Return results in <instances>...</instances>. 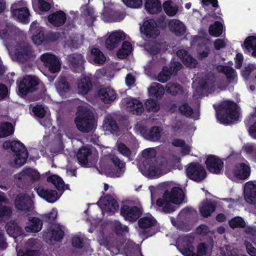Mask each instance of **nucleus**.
<instances>
[{
    "mask_svg": "<svg viewBox=\"0 0 256 256\" xmlns=\"http://www.w3.org/2000/svg\"><path fill=\"white\" fill-rule=\"evenodd\" d=\"M98 94L101 100L106 104L113 102L116 98V92L110 88H104L100 89Z\"/></svg>",
    "mask_w": 256,
    "mask_h": 256,
    "instance_id": "nucleus-29",
    "label": "nucleus"
},
{
    "mask_svg": "<svg viewBox=\"0 0 256 256\" xmlns=\"http://www.w3.org/2000/svg\"><path fill=\"white\" fill-rule=\"evenodd\" d=\"M48 20V22L54 26L59 27L64 24L66 20V16L64 11L59 10L49 14Z\"/></svg>",
    "mask_w": 256,
    "mask_h": 256,
    "instance_id": "nucleus-22",
    "label": "nucleus"
},
{
    "mask_svg": "<svg viewBox=\"0 0 256 256\" xmlns=\"http://www.w3.org/2000/svg\"><path fill=\"white\" fill-rule=\"evenodd\" d=\"M12 214V210L6 206H0V218L9 217Z\"/></svg>",
    "mask_w": 256,
    "mask_h": 256,
    "instance_id": "nucleus-64",
    "label": "nucleus"
},
{
    "mask_svg": "<svg viewBox=\"0 0 256 256\" xmlns=\"http://www.w3.org/2000/svg\"><path fill=\"white\" fill-rule=\"evenodd\" d=\"M11 12L13 16L16 18L19 22L24 24L29 23L30 13L28 8H13L12 7Z\"/></svg>",
    "mask_w": 256,
    "mask_h": 256,
    "instance_id": "nucleus-21",
    "label": "nucleus"
},
{
    "mask_svg": "<svg viewBox=\"0 0 256 256\" xmlns=\"http://www.w3.org/2000/svg\"><path fill=\"white\" fill-rule=\"evenodd\" d=\"M14 128L12 124L8 122L0 123V138L12 136L14 132Z\"/></svg>",
    "mask_w": 256,
    "mask_h": 256,
    "instance_id": "nucleus-42",
    "label": "nucleus"
},
{
    "mask_svg": "<svg viewBox=\"0 0 256 256\" xmlns=\"http://www.w3.org/2000/svg\"><path fill=\"white\" fill-rule=\"evenodd\" d=\"M215 82V78L214 76L207 78L202 86L205 89H212L214 87Z\"/></svg>",
    "mask_w": 256,
    "mask_h": 256,
    "instance_id": "nucleus-62",
    "label": "nucleus"
},
{
    "mask_svg": "<svg viewBox=\"0 0 256 256\" xmlns=\"http://www.w3.org/2000/svg\"><path fill=\"white\" fill-rule=\"evenodd\" d=\"M18 256H39V252L36 250H26L24 251L20 250L17 252Z\"/></svg>",
    "mask_w": 256,
    "mask_h": 256,
    "instance_id": "nucleus-63",
    "label": "nucleus"
},
{
    "mask_svg": "<svg viewBox=\"0 0 256 256\" xmlns=\"http://www.w3.org/2000/svg\"><path fill=\"white\" fill-rule=\"evenodd\" d=\"M110 160L115 168H117V176H120L124 171L125 163L121 161L118 156L114 155L111 156Z\"/></svg>",
    "mask_w": 256,
    "mask_h": 256,
    "instance_id": "nucleus-48",
    "label": "nucleus"
},
{
    "mask_svg": "<svg viewBox=\"0 0 256 256\" xmlns=\"http://www.w3.org/2000/svg\"><path fill=\"white\" fill-rule=\"evenodd\" d=\"M26 176L30 178L32 182H38L40 178V175L39 172L37 170L30 168H24L20 174L18 179L22 180L25 179Z\"/></svg>",
    "mask_w": 256,
    "mask_h": 256,
    "instance_id": "nucleus-28",
    "label": "nucleus"
},
{
    "mask_svg": "<svg viewBox=\"0 0 256 256\" xmlns=\"http://www.w3.org/2000/svg\"><path fill=\"white\" fill-rule=\"evenodd\" d=\"M74 123L77 129L82 133H88L92 130L95 124L94 114L88 108L79 106L77 108Z\"/></svg>",
    "mask_w": 256,
    "mask_h": 256,
    "instance_id": "nucleus-3",
    "label": "nucleus"
},
{
    "mask_svg": "<svg viewBox=\"0 0 256 256\" xmlns=\"http://www.w3.org/2000/svg\"><path fill=\"white\" fill-rule=\"evenodd\" d=\"M118 150L120 154L126 157L130 158L132 156V151L124 143L120 142L118 144Z\"/></svg>",
    "mask_w": 256,
    "mask_h": 256,
    "instance_id": "nucleus-56",
    "label": "nucleus"
},
{
    "mask_svg": "<svg viewBox=\"0 0 256 256\" xmlns=\"http://www.w3.org/2000/svg\"><path fill=\"white\" fill-rule=\"evenodd\" d=\"M92 85L90 77L85 76L80 79L78 84V88L82 94H87L92 89Z\"/></svg>",
    "mask_w": 256,
    "mask_h": 256,
    "instance_id": "nucleus-36",
    "label": "nucleus"
},
{
    "mask_svg": "<svg viewBox=\"0 0 256 256\" xmlns=\"http://www.w3.org/2000/svg\"><path fill=\"white\" fill-rule=\"evenodd\" d=\"M30 30L32 34V40L36 45H40L46 42V36L42 27L39 26L37 22H33L30 28Z\"/></svg>",
    "mask_w": 256,
    "mask_h": 256,
    "instance_id": "nucleus-15",
    "label": "nucleus"
},
{
    "mask_svg": "<svg viewBox=\"0 0 256 256\" xmlns=\"http://www.w3.org/2000/svg\"><path fill=\"white\" fill-rule=\"evenodd\" d=\"M205 164L208 170L216 174H220L224 166V162L220 158L214 155L208 156Z\"/></svg>",
    "mask_w": 256,
    "mask_h": 256,
    "instance_id": "nucleus-11",
    "label": "nucleus"
},
{
    "mask_svg": "<svg viewBox=\"0 0 256 256\" xmlns=\"http://www.w3.org/2000/svg\"><path fill=\"white\" fill-rule=\"evenodd\" d=\"M125 16L123 12L104 8L102 13V19L106 22H117L122 20Z\"/></svg>",
    "mask_w": 256,
    "mask_h": 256,
    "instance_id": "nucleus-12",
    "label": "nucleus"
},
{
    "mask_svg": "<svg viewBox=\"0 0 256 256\" xmlns=\"http://www.w3.org/2000/svg\"><path fill=\"white\" fill-rule=\"evenodd\" d=\"M32 112L34 115L39 118H44L46 114V111L42 105H36L34 106Z\"/></svg>",
    "mask_w": 256,
    "mask_h": 256,
    "instance_id": "nucleus-58",
    "label": "nucleus"
},
{
    "mask_svg": "<svg viewBox=\"0 0 256 256\" xmlns=\"http://www.w3.org/2000/svg\"><path fill=\"white\" fill-rule=\"evenodd\" d=\"M144 6L150 14H156L162 11L161 2L160 0H146Z\"/></svg>",
    "mask_w": 256,
    "mask_h": 256,
    "instance_id": "nucleus-35",
    "label": "nucleus"
},
{
    "mask_svg": "<svg viewBox=\"0 0 256 256\" xmlns=\"http://www.w3.org/2000/svg\"><path fill=\"white\" fill-rule=\"evenodd\" d=\"M186 176L190 180L200 182L206 176V172L204 167L198 162H192L186 168Z\"/></svg>",
    "mask_w": 256,
    "mask_h": 256,
    "instance_id": "nucleus-6",
    "label": "nucleus"
},
{
    "mask_svg": "<svg viewBox=\"0 0 256 256\" xmlns=\"http://www.w3.org/2000/svg\"><path fill=\"white\" fill-rule=\"evenodd\" d=\"M146 108L148 112H157L160 107L157 101L154 99H148L145 102Z\"/></svg>",
    "mask_w": 256,
    "mask_h": 256,
    "instance_id": "nucleus-53",
    "label": "nucleus"
},
{
    "mask_svg": "<svg viewBox=\"0 0 256 256\" xmlns=\"http://www.w3.org/2000/svg\"><path fill=\"white\" fill-rule=\"evenodd\" d=\"M176 55L182 63L187 66L196 68L198 64L197 60L184 50H179L176 52Z\"/></svg>",
    "mask_w": 256,
    "mask_h": 256,
    "instance_id": "nucleus-23",
    "label": "nucleus"
},
{
    "mask_svg": "<svg viewBox=\"0 0 256 256\" xmlns=\"http://www.w3.org/2000/svg\"><path fill=\"white\" fill-rule=\"evenodd\" d=\"M39 84V80L34 76H28L24 77L18 85V94L21 96H26L29 93L36 90V87Z\"/></svg>",
    "mask_w": 256,
    "mask_h": 256,
    "instance_id": "nucleus-7",
    "label": "nucleus"
},
{
    "mask_svg": "<svg viewBox=\"0 0 256 256\" xmlns=\"http://www.w3.org/2000/svg\"><path fill=\"white\" fill-rule=\"evenodd\" d=\"M72 246L77 248H82L84 246V240L78 236H74L72 238Z\"/></svg>",
    "mask_w": 256,
    "mask_h": 256,
    "instance_id": "nucleus-60",
    "label": "nucleus"
},
{
    "mask_svg": "<svg viewBox=\"0 0 256 256\" xmlns=\"http://www.w3.org/2000/svg\"><path fill=\"white\" fill-rule=\"evenodd\" d=\"M168 26L170 30L176 36H182L186 32V26L178 20L173 19L168 20Z\"/></svg>",
    "mask_w": 256,
    "mask_h": 256,
    "instance_id": "nucleus-24",
    "label": "nucleus"
},
{
    "mask_svg": "<svg viewBox=\"0 0 256 256\" xmlns=\"http://www.w3.org/2000/svg\"><path fill=\"white\" fill-rule=\"evenodd\" d=\"M120 214L126 220L132 222L141 216L142 210L137 206L124 205L120 208Z\"/></svg>",
    "mask_w": 256,
    "mask_h": 256,
    "instance_id": "nucleus-10",
    "label": "nucleus"
},
{
    "mask_svg": "<svg viewBox=\"0 0 256 256\" xmlns=\"http://www.w3.org/2000/svg\"><path fill=\"white\" fill-rule=\"evenodd\" d=\"M241 75L244 79L256 81V64H249L241 71Z\"/></svg>",
    "mask_w": 256,
    "mask_h": 256,
    "instance_id": "nucleus-37",
    "label": "nucleus"
},
{
    "mask_svg": "<svg viewBox=\"0 0 256 256\" xmlns=\"http://www.w3.org/2000/svg\"><path fill=\"white\" fill-rule=\"evenodd\" d=\"M64 231L59 226H55L52 228L50 232L44 234L45 238L48 239L47 237H49L48 240L50 241L54 240L56 242H60L64 238Z\"/></svg>",
    "mask_w": 256,
    "mask_h": 256,
    "instance_id": "nucleus-34",
    "label": "nucleus"
},
{
    "mask_svg": "<svg viewBox=\"0 0 256 256\" xmlns=\"http://www.w3.org/2000/svg\"><path fill=\"white\" fill-rule=\"evenodd\" d=\"M96 204L98 206H104V209L108 212L114 213L119 208V204L116 200L109 194L101 196L99 201Z\"/></svg>",
    "mask_w": 256,
    "mask_h": 256,
    "instance_id": "nucleus-13",
    "label": "nucleus"
},
{
    "mask_svg": "<svg viewBox=\"0 0 256 256\" xmlns=\"http://www.w3.org/2000/svg\"><path fill=\"white\" fill-rule=\"evenodd\" d=\"M180 86L176 83H168L166 86V92L172 96L176 95L178 92L177 90H180Z\"/></svg>",
    "mask_w": 256,
    "mask_h": 256,
    "instance_id": "nucleus-55",
    "label": "nucleus"
},
{
    "mask_svg": "<svg viewBox=\"0 0 256 256\" xmlns=\"http://www.w3.org/2000/svg\"><path fill=\"white\" fill-rule=\"evenodd\" d=\"M194 238L192 237L184 238L182 247L180 252L184 256H203L206 254L207 246L204 243H200L198 246L197 252H194V247L192 245Z\"/></svg>",
    "mask_w": 256,
    "mask_h": 256,
    "instance_id": "nucleus-5",
    "label": "nucleus"
},
{
    "mask_svg": "<svg viewBox=\"0 0 256 256\" xmlns=\"http://www.w3.org/2000/svg\"><path fill=\"white\" fill-rule=\"evenodd\" d=\"M92 154V150L87 147H82L79 149L76 155L78 162L86 166L88 164V156Z\"/></svg>",
    "mask_w": 256,
    "mask_h": 256,
    "instance_id": "nucleus-40",
    "label": "nucleus"
},
{
    "mask_svg": "<svg viewBox=\"0 0 256 256\" xmlns=\"http://www.w3.org/2000/svg\"><path fill=\"white\" fill-rule=\"evenodd\" d=\"M242 48L248 52L250 53L251 56L256 58V36H248L242 44Z\"/></svg>",
    "mask_w": 256,
    "mask_h": 256,
    "instance_id": "nucleus-31",
    "label": "nucleus"
},
{
    "mask_svg": "<svg viewBox=\"0 0 256 256\" xmlns=\"http://www.w3.org/2000/svg\"><path fill=\"white\" fill-rule=\"evenodd\" d=\"M35 190L38 194L48 202H54L60 196H58V192L56 190L44 189L42 186H38Z\"/></svg>",
    "mask_w": 256,
    "mask_h": 256,
    "instance_id": "nucleus-17",
    "label": "nucleus"
},
{
    "mask_svg": "<svg viewBox=\"0 0 256 256\" xmlns=\"http://www.w3.org/2000/svg\"><path fill=\"white\" fill-rule=\"evenodd\" d=\"M223 30V25L219 21H216L211 24L208 28L210 34L214 37L218 38L221 36Z\"/></svg>",
    "mask_w": 256,
    "mask_h": 256,
    "instance_id": "nucleus-45",
    "label": "nucleus"
},
{
    "mask_svg": "<svg viewBox=\"0 0 256 256\" xmlns=\"http://www.w3.org/2000/svg\"><path fill=\"white\" fill-rule=\"evenodd\" d=\"M161 130L157 126H154L148 130L146 140L152 142H156L160 138Z\"/></svg>",
    "mask_w": 256,
    "mask_h": 256,
    "instance_id": "nucleus-50",
    "label": "nucleus"
},
{
    "mask_svg": "<svg viewBox=\"0 0 256 256\" xmlns=\"http://www.w3.org/2000/svg\"><path fill=\"white\" fill-rule=\"evenodd\" d=\"M56 86L58 93L62 96H64L70 89V84L64 76L58 78Z\"/></svg>",
    "mask_w": 256,
    "mask_h": 256,
    "instance_id": "nucleus-38",
    "label": "nucleus"
},
{
    "mask_svg": "<svg viewBox=\"0 0 256 256\" xmlns=\"http://www.w3.org/2000/svg\"><path fill=\"white\" fill-rule=\"evenodd\" d=\"M162 7L165 13L169 16H175L178 12V6H173L172 2L170 0L164 2Z\"/></svg>",
    "mask_w": 256,
    "mask_h": 256,
    "instance_id": "nucleus-47",
    "label": "nucleus"
},
{
    "mask_svg": "<svg viewBox=\"0 0 256 256\" xmlns=\"http://www.w3.org/2000/svg\"><path fill=\"white\" fill-rule=\"evenodd\" d=\"M184 198V194L182 188L174 186L170 192L166 190L162 198H158L156 202L158 206L162 208L164 213H170L175 210L172 204H179L182 203Z\"/></svg>",
    "mask_w": 256,
    "mask_h": 256,
    "instance_id": "nucleus-2",
    "label": "nucleus"
},
{
    "mask_svg": "<svg viewBox=\"0 0 256 256\" xmlns=\"http://www.w3.org/2000/svg\"><path fill=\"white\" fill-rule=\"evenodd\" d=\"M216 204L212 202H206L202 204L200 207V212L204 218H208L210 216L216 209Z\"/></svg>",
    "mask_w": 256,
    "mask_h": 256,
    "instance_id": "nucleus-39",
    "label": "nucleus"
},
{
    "mask_svg": "<svg viewBox=\"0 0 256 256\" xmlns=\"http://www.w3.org/2000/svg\"><path fill=\"white\" fill-rule=\"evenodd\" d=\"M126 38L125 34L123 32L116 31L112 32L106 40V48L112 50L117 48L120 44Z\"/></svg>",
    "mask_w": 256,
    "mask_h": 256,
    "instance_id": "nucleus-14",
    "label": "nucleus"
},
{
    "mask_svg": "<svg viewBox=\"0 0 256 256\" xmlns=\"http://www.w3.org/2000/svg\"><path fill=\"white\" fill-rule=\"evenodd\" d=\"M124 3L128 7L139 8L142 6V0H122Z\"/></svg>",
    "mask_w": 256,
    "mask_h": 256,
    "instance_id": "nucleus-59",
    "label": "nucleus"
},
{
    "mask_svg": "<svg viewBox=\"0 0 256 256\" xmlns=\"http://www.w3.org/2000/svg\"><path fill=\"white\" fill-rule=\"evenodd\" d=\"M28 222L25 226V230L28 232H38L42 227V220L36 217H29Z\"/></svg>",
    "mask_w": 256,
    "mask_h": 256,
    "instance_id": "nucleus-30",
    "label": "nucleus"
},
{
    "mask_svg": "<svg viewBox=\"0 0 256 256\" xmlns=\"http://www.w3.org/2000/svg\"><path fill=\"white\" fill-rule=\"evenodd\" d=\"M104 128L106 130L114 133L119 130L120 126L116 121L110 114H107L104 118L103 124Z\"/></svg>",
    "mask_w": 256,
    "mask_h": 256,
    "instance_id": "nucleus-32",
    "label": "nucleus"
},
{
    "mask_svg": "<svg viewBox=\"0 0 256 256\" xmlns=\"http://www.w3.org/2000/svg\"><path fill=\"white\" fill-rule=\"evenodd\" d=\"M164 92L163 86L157 82H153L148 88L150 96L158 100L162 98L164 94Z\"/></svg>",
    "mask_w": 256,
    "mask_h": 256,
    "instance_id": "nucleus-41",
    "label": "nucleus"
},
{
    "mask_svg": "<svg viewBox=\"0 0 256 256\" xmlns=\"http://www.w3.org/2000/svg\"><path fill=\"white\" fill-rule=\"evenodd\" d=\"M6 229L7 234L10 236L14 238L22 236L23 233L22 228L14 220H10L6 223Z\"/></svg>",
    "mask_w": 256,
    "mask_h": 256,
    "instance_id": "nucleus-27",
    "label": "nucleus"
},
{
    "mask_svg": "<svg viewBox=\"0 0 256 256\" xmlns=\"http://www.w3.org/2000/svg\"><path fill=\"white\" fill-rule=\"evenodd\" d=\"M132 50V44L128 41H124L120 48L117 52V56L119 58H124L128 56Z\"/></svg>",
    "mask_w": 256,
    "mask_h": 256,
    "instance_id": "nucleus-46",
    "label": "nucleus"
},
{
    "mask_svg": "<svg viewBox=\"0 0 256 256\" xmlns=\"http://www.w3.org/2000/svg\"><path fill=\"white\" fill-rule=\"evenodd\" d=\"M126 108L134 114L141 116L144 111L142 103L136 99L128 100L126 104Z\"/></svg>",
    "mask_w": 256,
    "mask_h": 256,
    "instance_id": "nucleus-25",
    "label": "nucleus"
},
{
    "mask_svg": "<svg viewBox=\"0 0 256 256\" xmlns=\"http://www.w3.org/2000/svg\"><path fill=\"white\" fill-rule=\"evenodd\" d=\"M142 32L148 38H156L160 34L157 24L154 19H150L144 22Z\"/></svg>",
    "mask_w": 256,
    "mask_h": 256,
    "instance_id": "nucleus-16",
    "label": "nucleus"
},
{
    "mask_svg": "<svg viewBox=\"0 0 256 256\" xmlns=\"http://www.w3.org/2000/svg\"><path fill=\"white\" fill-rule=\"evenodd\" d=\"M218 70L220 72L225 74L227 80L230 84L234 82V80L237 77L236 71L232 67L228 66H220Z\"/></svg>",
    "mask_w": 256,
    "mask_h": 256,
    "instance_id": "nucleus-33",
    "label": "nucleus"
},
{
    "mask_svg": "<svg viewBox=\"0 0 256 256\" xmlns=\"http://www.w3.org/2000/svg\"><path fill=\"white\" fill-rule=\"evenodd\" d=\"M4 150L10 148L16 156L14 162L18 167L23 166L26 162L28 152L24 145L20 140H6L2 144Z\"/></svg>",
    "mask_w": 256,
    "mask_h": 256,
    "instance_id": "nucleus-4",
    "label": "nucleus"
},
{
    "mask_svg": "<svg viewBox=\"0 0 256 256\" xmlns=\"http://www.w3.org/2000/svg\"><path fill=\"white\" fill-rule=\"evenodd\" d=\"M228 224L232 229L238 228H244L246 226V222L241 217L236 216L229 220Z\"/></svg>",
    "mask_w": 256,
    "mask_h": 256,
    "instance_id": "nucleus-52",
    "label": "nucleus"
},
{
    "mask_svg": "<svg viewBox=\"0 0 256 256\" xmlns=\"http://www.w3.org/2000/svg\"><path fill=\"white\" fill-rule=\"evenodd\" d=\"M33 51L31 46L26 44L18 46L16 49L15 54L18 60L21 62L26 61L28 58L32 56Z\"/></svg>",
    "mask_w": 256,
    "mask_h": 256,
    "instance_id": "nucleus-20",
    "label": "nucleus"
},
{
    "mask_svg": "<svg viewBox=\"0 0 256 256\" xmlns=\"http://www.w3.org/2000/svg\"><path fill=\"white\" fill-rule=\"evenodd\" d=\"M40 59L50 73L54 74L60 70V62L56 55L47 52L44 53L41 55Z\"/></svg>",
    "mask_w": 256,
    "mask_h": 256,
    "instance_id": "nucleus-9",
    "label": "nucleus"
},
{
    "mask_svg": "<svg viewBox=\"0 0 256 256\" xmlns=\"http://www.w3.org/2000/svg\"><path fill=\"white\" fill-rule=\"evenodd\" d=\"M38 6L42 12H48L51 8L50 4L44 0H38Z\"/></svg>",
    "mask_w": 256,
    "mask_h": 256,
    "instance_id": "nucleus-61",
    "label": "nucleus"
},
{
    "mask_svg": "<svg viewBox=\"0 0 256 256\" xmlns=\"http://www.w3.org/2000/svg\"><path fill=\"white\" fill-rule=\"evenodd\" d=\"M244 193L248 202L254 204L256 202V181H249L244 186Z\"/></svg>",
    "mask_w": 256,
    "mask_h": 256,
    "instance_id": "nucleus-26",
    "label": "nucleus"
},
{
    "mask_svg": "<svg viewBox=\"0 0 256 256\" xmlns=\"http://www.w3.org/2000/svg\"><path fill=\"white\" fill-rule=\"evenodd\" d=\"M226 175L230 179L235 178L238 180H244L248 178L250 174V166L244 163L236 164L232 171L226 170Z\"/></svg>",
    "mask_w": 256,
    "mask_h": 256,
    "instance_id": "nucleus-8",
    "label": "nucleus"
},
{
    "mask_svg": "<svg viewBox=\"0 0 256 256\" xmlns=\"http://www.w3.org/2000/svg\"><path fill=\"white\" fill-rule=\"evenodd\" d=\"M68 60L75 72H82L84 69L85 62L83 56L80 54H72L68 56Z\"/></svg>",
    "mask_w": 256,
    "mask_h": 256,
    "instance_id": "nucleus-18",
    "label": "nucleus"
},
{
    "mask_svg": "<svg viewBox=\"0 0 256 256\" xmlns=\"http://www.w3.org/2000/svg\"><path fill=\"white\" fill-rule=\"evenodd\" d=\"M156 220L152 217H143L138 221V226L140 228H151L156 225Z\"/></svg>",
    "mask_w": 256,
    "mask_h": 256,
    "instance_id": "nucleus-49",
    "label": "nucleus"
},
{
    "mask_svg": "<svg viewBox=\"0 0 256 256\" xmlns=\"http://www.w3.org/2000/svg\"><path fill=\"white\" fill-rule=\"evenodd\" d=\"M16 208L25 212L31 211L33 202L30 198L25 194L18 196L14 202Z\"/></svg>",
    "mask_w": 256,
    "mask_h": 256,
    "instance_id": "nucleus-19",
    "label": "nucleus"
},
{
    "mask_svg": "<svg viewBox=\"0 0 256 256\" xmlns=\"http://www.w3.org/2000/svg\"><path fill=\"white\" fill-rule=\"evenodd\" d=\"M178 110L182 115L186 117L190 116L194 113L193 109L189 106L188 102L182 103L178 107Z\"/></svg>",
    "mask_w": 256,
    "mask_h": 256,
    "instance_id": "nucleus-54",
    "label": "nucleus"
},
{
    "mask_svg": "<svg viewBox=\"0 0 256 256\" xmlns=\"http://www.w3.org/2000/svg\"><path fill=\"white\" fill-rule=\"evenodd\" d=\"M244 152L252 156L254 160L256 162V145L247 144L244 147Z\"/></svg>",
    "mask_w": 256,
    "mask_h": 256,
    "instance_id": "nucleus-57",
    "label": "nucleus"
},
{
    "mask_svg": "<svg viewBox=\"0 0 256 256\" xmlns=\"http://www.w3.org/2000/svg\"><path fill=\"white\" fill-rule=\"evenodd\" d=\"M238 106L232 100H226L222 102L215 108L216 118L220 123L226 126L232 124V121L238 120Z\"/></svg>",
    "mask_w": 256,
    "mask_h": 256,
    "instance_id": "nucleus-1",
    "label": "nucleus"
},
{
    "mask_svg": "<svg viewBox=\"0 0 256 256\" xmlns=\"http://www.w3.org/2000/svg\"><path fill=\"white\" fill-rule=\"evenodd\" d=\"M47 182L54 185L56 188L60 192H62L64 191L65 186L64 182L62 179L56 175H52L47 178Z\"/></svg>",
    "mask_w": 256,
    "mask_h": 256,
    "instance_id": "nucleus-43",
    "label": "nucleus"
},
{
    "mask_svg": "<svg viewBox=\"0 0 256 256\" xmlns=\"http://www.w3.org/2000/svg\"><path fill=\"white\" fill-rule=\"evenodd\" d=\"M171 68H168L166 66H164L158 76L157 80L161 83L166 82L170 78L172 74V72H170L169 70Z\"/></svg>",
    "mask_w": 256,
    "mask_h": 256,
    "instance_id": "nucleus-51",
    "label": "nucleus"
},
{
    "mask_svg": "<svg viewBox=\"0 0 256 256\" xmlns=\"http://www.w3.org/2000/svg\"><path fill=\"white\" fill-rule=\"evenodd\" d=\"M90 54L94 59V62L96 64H102L106 60V56L98 48H92L90 50Z\"/></svg>",
    "mask_w": 256,
    "mask_h": 256,
    "instance_id": "nucleus-44",
    "label": "nucleus"
}]
</instances>
